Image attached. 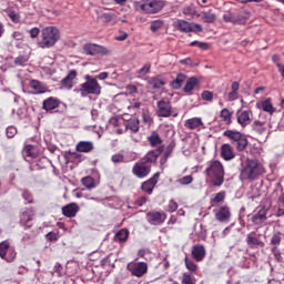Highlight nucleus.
I'll return each mask as SVG.
<instances>
[{
	"mask_svg": "<svg viewBox=\"0 0 284 284\" xmlns=\"http://www.w3.org/2000/svg\"><path fill=\"white\" fill-rule=\"evenodd\" d=\"M79 210H80L79 204L70 203L62 207V214L67 216V219H74Z\"/></svg>",
	"mask_w": 284,
	"mask_h": 284,
	"instance_id": "24",
	"label": "nucleus"
},
{
	"mask_svg": "<svg viewBox=\"0 0 284 284\" xmlns=\"http://www.w3.org/2000/svg\"><path fill=\"white\" fill-rule=\"evenodd\" d=\"M192 181H194V178H192V175H185L179 180V183L181 185H190V183H192Z\"/></svg>",
	"mask_w": 284,
	"mask_h": 284,
	"instance_id": "54",
	"label": "nucleus"
},
{
	"mask_svg": "<svg viewBox=\"0 0 284 284\" xmlns=\"http://www.w3.org/2000/svg\"><path fill=\"white\" fill-rule=\"evenodd\" d=\"M199 85V79L195 77L190 78L184 87V92H192Z\"/></svg>",
	"mask_w": 284,
	"mask_h": 284,
	"instance_id": "37",
	"label": "nucleus"
},
{
	"mask_svg": "<svg viewBox=\"0 0 284 284\" xmlns=\"http://www.w3.org/2000/svg\"><path fill=\"white\" fill-rule=\"evenodd\" d=\"M77 152L88 154L94 150V143L90 141H80L75 146Z\"/></svg>",
	"mask_w": 284,
	"mask_h": 284,
	"instance_id": "28",
	"label": "nucleus"
},
{
	"mask_svg": "<svg viewBox=\"0 0 284 284\" xmlns=\"http://www.w3.org/2000/svg\"><path fill=\"white\" fill-rule=\"evenodd\" d=\"M176 210H179V203L174 200H170L166 212L172 214L173 212H176Z\"/></svg>",
	"mask_w": 284,
	"mask_h": 284,
	"instance_id": "51",
	"label": "nucleus"
},
{
	"mask_svg": "<svg viewBox=\"0 0 284 284\" xmlns=\"http://www.w3.org/2000/svg\"><path fill=\"white\" fill-rule=\"evenodd\" d=\"M173 28L180 32H203V27L199 23L187 22L185 20H176L173 22Z\"/></svg>",
	"mask_w": 284,
	"mask_h": 284,
	"instance_id": "8",
	"label": "nucleus"
},
{
	"mask_svg": "<svg viewBox=\"0 0 284 284\" xmlns=\"http://www.w3.org/2000/svg\"><path fill=\"white\" fill-rule=\"evenodd\" d=\"M149 83L154 90H160V88H163V85H165V81L161 78H152Z\"/></svg>",
	"mask_w": 284,
	"mask_h": 284,
	"instance_id": "42",
	"label": "nucleus"
},
{
	"mask_svg": "<svg viewBox=\"0 0 284 284\" xmlns=\"http://www.w3.org/2000/svg\"><path fill=\"white\" fill-rule=\"evenodd\" d=\"M225 201V192L221 191L215 194L213 199H211V203H223Z\"/></svg>",
	"mask_w": 284,
	"mask_h": 284,
	"instance_id": "47",
	"label": "nucleus"
},
{
	"mask_svg": "<svg viewBox=\"0 0 284 284\" xmlns=\"http://www.w3.org/2000/svg\"><path fill=\"white\" fill-rule=\"evenodd\" d=\"M22 154L26 159V161H29L28 159H37L38 154L34 152V145L28 144L23 148Z\"/></svg>",
	"mask_w": 284,
	"mask_h": 284,
	"instance_id": "33",
	"label": "nucleus"
},
{
	"mask_svg": "<svg viewBox=\"0 0 284 284\" xmlns=\"http://www.w3.org/2000/svg\"><path fill=\"white\" fill-rule=\"evenodd\" d=\"M274 254V258L277 263H283V256L281 255V252L276 251V246H274L272 250H271Z\"/></svg>",
	"mask_w": 284,
	"mask_h": 284,
	"instance_id": "58",
	"label": "nucleus"
},
{
	"mask_svg": "<svg viewBox=\"0 0 284 284\" xmlns=\"http://www.w3.org/2000/svg\"><path fill=\"white\" fill-rule=\"evenodd\" d=\"M206 254L207 252L203 244H195L192 246L191 256L193 261H196V263H201L205 258Z\"/></svg>",
	"mask_w": 284,
	"mask_h": 284,
	"instance_id": "18",
	"label": "nucleus"
},
{
	"mask_svg": "<svg viewBox=\"0 0 284 284\" xmlns=\"http://www.w3.org/2000/svg\"><path fill=\"white\" fill-rule=\"evenodd\" d=\"M201 97L203 101H209V102L214 101V93L212 91H203L201 93Z\"/></svg>",
	"mask_w": 284,
	"mask_h": 284,
	"instance_id": "50",
	"label": "nucleus"
},
{
	"mask_svg": "<svg viewBox=\"0 0 284 284\" xmlns=\"http://www.w3.org/2000/svg\"><path fill=\"white\" fill-rule=\"evenodd\" d=\"M184 265L192 274H196L199 272V265L194 263V260L187 257V255L184 257Z\"/></svg>",
	"mask_w": 284,
	"mask_h": 284,
	"instance_id": "34",
	"label": "nucleus"
},
{
	"mask_svg": "<svg viewBox=\"0 0 284 284\" xmlns=\"http://www.w3.org/2000/svg\"><path fill=\"white\" fill-rule=\"evenodd\" d=\"M234 112L230 111V109H222L220 112V119L226 125H232V115Z\"/></svg>",
	"mask_w": 284,
	"mask_h": 284,
	"instance_id": "32",
	"label": "nucleus"
},
{
	"mask_svg": "<svg viewBox=\"0 0 284 284\" xmlns=\"http://www.w3.org/2000/svg\"><path fill=\"white\" fill-rule=\"evenodd\" d=\"M163 28V21L162 20H155L151 22L150 30L152 32H156L158 30H161Z\"/></svg>",
	"mask_w": 284,
	"mask_h": 284,
	"instance_id": "49",
	"label": "nucleus"
},
{
	"mask_svg": "<svg viewBox=\"0 0 284 284\" xmlns=\"http://www.w3.org/2000/svg\"><path fill=\"white\" fill-rule=\"evenodd\" d=\"M17 136V128L16 126H8L7 128V138L14 139Z\"/></svg>",
	"mask_w": 284,
	"mask_h": 284,
	"instance_id": "55",
	"label": "nucleus"
},
{
	"mask_svg": "<svg viewBox=\"0 0 284 284\" xmlns=\"http://www.w3.org/2000/svg\"><path fill=\"white\" fill-rule=\"evenodd\" d=\"M265 121L255 120L252 124L253 132H256V134H265L267 132V126Z\"/></svg>",
	"mask_w": 284,
	"mask_h": 284,
	"instance_id": "30",
	"label": "nucleus"
},
{
	"mask_svg": "<svg viewBox=\"0 0 284 284\" xmlns=\"http://www.w3.org/2000/svg\"><path fill=\"white\" fill-rule=\"evenodd\" d=\"M172 152H174V144H169L164 151H162V155L170 159L172 156Z\"/></svg>",
	"mask_w": 284,
	"mask_h": 284,
	"instance_id": "56",
	"label": "nucleus"
},
{
	"mask_svg": "<svg viewBox=\"0 0 284 284\" xmlns=\"http://www.w3.org/2000/svg\"><path fill=\"white\" fill-rule=\"evenodd\" d=\"M150 172H152V166L142 160L138 161L132 168V174L136 176V179H145Z\"/></svg>",
	"mask_w": 284,
	"mask_h": 284,
	"instance_id": "11",
	"label": "nucleus"
},
{
	"mask_svg": "<svg viewBox=\"0 0 284 284\" xmlns=\"http://www.w3.org/2000/svg\"><path fill=\"white\" fill-rule=\"evenodd\" d=\"M161 154H163V145H160L155 151L148 152L146 155L141 159V161L152 168V163H156V160L159 156H161Z\"/></svg>",
	"mask_w": 284,
	"mask_h": 284,
	"instance_id": "19",
	"label": "nucleus"
},
{
	"mask_svg": "<svg viewBox=\"0 0 284 284\" xmlns=\"http://www.w3.org/2000/svg\"><path fill=\"white\" fill-rule=\"evenodd\" d=\"M112 163H125V156L121 153L114 154L111 158Z\"/></svg>",
	"mask_w": 284,
	"mask_h": 284,
	"instance_id": "52",
	"label": "nucleus"
},
{
	"mask_svg": "<svg viewBox=\"0 0 284 284\" xmlns=\"http://www.w3.org/2000/svg\"><path fill=\"white\" fill-rule=\"evenodd\" d=\"M181 283L182 284H196V277H194V275H192V273H183Z\"/></svg>",
	"mask_w": 284,
	"mask_h": 284,
	"instance_id": "43",
	"label": "nucleus"
},
{
	"mask_svg": "<svg viewBox=\"0 0 284 284\" xmlns=\"http://www.w3.org/2000/svg\"><path fill=\"white\" fill-rule=\"evenodd\" d=\"M142 118L144 123H146L148 125H152L154 123V120L152 119V115H150V113H143Z\"/></svg>",
	"mask_w": 284,
	"mask_h": 284,
	"instance_id": "59",
	"label": "nucleus"
},
{
	"mask_svg": "<svg viewBox=\"0 0 284 284\" xmlns=\"http://www.w3.org/2000/svg\"><path fill=\"white\" fill-rule=\"evenodd\" d=\"M85 82L80 84V89L77 92H80L81 97H88V94H101V84L90 74L84 77Z\"/></svg>",
	"mask_w": 284,
	"mask_h": 284,
	"instance_id": "4",
	"label": "nucleus"
},
{
	"mask_svg": "<svg viewBox=\"0 0 284 284\" xmlns=\"http://www.w3.org/2000/svg\"><path fill=\"white\" fill-rule=\"evenodd\" d=\"M45 239L50 242L59 241V236L54 232H49L45 234Z\"/></svg>",
	"mask_w": 284,
	"mask_h": 284,
	"instance_id": "60",
	"label": "nucleus"
},
{
	"mask_svg": "<svg viewBox=\"0 0 284 284\" xmlns=\"http://www.w3.org/2000/svg\"><path fill=\"white\" fill-rule=\"evenodd\" d=\"M197 18H201L204 23H214L216 21V13L211 9L209 11H201L197 14Z\"/></svg>",
	"mask_w": 284,
	"mask_h": 284,
	"instance_id": "27",
	"label": "nucleus"
},
{
	"mask_svg": "<svg viewBox=\"0 0 284 284\" xmlns=\"http://www.w3.org/2000/svg\"><path fill=\"white\" fill-rule=\"evenodd\" d=\"M223 136L235 143L237 152H243L247 148V138L239 131L226 130Z\"/></svg>",
	"mask_w": 284,
	"mask_h": 284,
	"instance_id": "7",
	"label": "nucleus"
},
{
	"mask_svg": "<svg viewBox=\"0 0 284 284\" xmlns=\"http://www.w3.org/2000/svg\"><path fill=\"white\" fill-rule=\"evenodd\" d=\"M161 176V173H155L151 179L144 181L141 185L142 192H145L146 194H152L154 192V187H156V183H159V178Z\"/></svg>",
	"mask_w": 284,
	"mask_h": 284,
	"instance_id": "17",
	"label": "nucleus"
},
{
	"mask_svg": "<svg viewBox=\"0 0 284 284\" xmlns=\"http://www.w3.org/2000/svg\"><path fill=\"white\" fill-rule=\"evenodd\" d=\"M12 39H14L16 41H22L23 40V33H21L19 31H14L12 33Z\"/></svg>",
	"mask_w": 284,
	"mask_h": 284,
	"instance_id": "64",
	"label": "nucleus"
},
{
	"mask_svg": "<svg viewBox=\"0 0 284 284\" xmlns=\"http://www.w3.org/2000/svg\"><path fill=\"white\" fill-rule=\"evenodd\" d=\"M39 32H41L39 28H32L29 31L31 39H37V37H39Z\"/></svg>",
	"mask_w": 284,
	"mask_h": 284,
	"instance_id": "63",
	"label": "nucleus"
},
{
	"mask_svg": "<svg viewBox=\"0 0 284 284\" xmlns=\"http://www.w3.org/2000/svg\"><path fill=\"white\" fill-rule=\"evenodd\" d=\"M139 124H140L139 119L134 118L126 122L125 128L126 130H130L131 132L136 134V132H139Z\"/></svg>",
	"mask_w": 284,
	"mask_h": 284,
	"instance_id": "35",
	"label": "nucleus"
},
{
	"mask_svg": "<svg viewBox=\"0 0 284 284\" xmlns=\"http://www.w3.org/2000/svg\"><path fill=\"white\" fill-rule=\"evenodd\" d=\"M138 8L145 14H158L165 8V0H141L138 2Z\"/></svg>",
	"mask_w": 284,
	"mask_h": 284,
	"instance_id": "5",
	"label": "nucleus"
},
{
	"mask_svg": "<svg viewBox=\"0 0 284 284\" xmlns=\"http://www.w3.org/2000/svg\"><path fill=\"white\" fill-rule=\"evenodd\" d=\"M77 77H79V72L74 69L70 70L67 77L60 81L61 90H72Z\"/></svg>",
	"mask_w": 284,
	"mask_h": 284,
	"instance_id": "15",
	"label": "nucleus"
},
{
	"mask_svg": "<svg viewBox=\"0 0 284 284\" xmlns=\"http://www.w3.org/2000/svg\"><path fill=\"white\" fill-rule=\"evenodd\" d=\"M83 50L85 54H89L90 57H97V55L105 57L106 54H110V51L108 50V48L99 44H92V43L84 44Z\"/></svg>",
	"mask_w": 284,
	"mask_h": 284,
	"instance_id": "12",
	"label": "nucleus"
},
{
	"mask_svg": "<svg viewBox=\"0 0 284 284\" xmlns=\"http://www.w3.org/2000/svg\"><path fill=\"white\" fill-rule=\"evenodd\" d=\"M100 19L103 23H111V21H114V19H116V14L112 12L102 13L100 16Z\"/></svg>",
	"mask_w": 284,
	"mask_h": 284,
	"instance_id": "45",
	"label": "nucleus"
},
{
	"mask_svg": "<svg viewBox=\"0 0 284 284\" xmlns=\"http://www.w3.org/2000/svg\"><path fill=\"white\" fill-rule=\"evenodd\" d=\"M60 104L61 101H59V99L50 97L43 101L42 110H45V112H51V110H57Z\"/></svg>",
	"mask_w": 284,
	"mask_h": 284,
	"instance_id": "25",
	"label": "nucleus"
},
{
	"mask_svg": "<svg viewBox=\"0 0 284 284\" xmlns=\"http://www.w3.org/2000/svg\"><path fill=\"white\" fill-rule=\"evenodd\" d=\"M182 13L184 17H190L191 19H194V17H197L196 8L194 6H186L183 8Z\"/></svg>",
	"mask_w": 284,
	"mask_h": 284,
	"instance_id": "40",
	"label": "nucleus"
},
{
	"mask_svg": "<svg viewBox=\"0 0 284 284\" xmlns=\"http://www.w3.org/2000/svg\"><path fill=\"white\" fill-rule=\"evenodd\" d=\"M263 174H265L263 163L256 158H247L242 165L240 179L241 181H256Z\"/></svg>",
	"mask_w": 284,
	"mask_h": 284,
	"instance_id": "1",
	"label": "nucleus"
},
{
	"mask_svg": "<svg viewBox=\"0 0 284 284\" xmlns=\"http://www.w3.org/2000/svg\"><path fill=\"white\" fill-rule=\"evenodd\" d=\"M185 74L184 73H179L176 75V79L172 82V85L175 90H179L183 83H185Z\"/></svg>",
	"mask_w": 284,
	"mask_h": 284,
	"instance_id": "41",
	"label": "nucleus"
},
{
	"mask_svg": "<svg viewBox=\"0 0 284 284\" xmlns=\"http://www.w3.org/2000/svg\"><path fill=\"white\" fill-rule=\"evenodd\" d=\"M205 174L214 187H221L225 183V168L219 160H212L207 163Z\"/></svg>",
	"mask_w": 284,
	"mask_h": 284,
	"instance_id": "2",
	"label": "nucleus"
},
{
	"mask_svg": "<svg viewBox=\"0 0 284 284\" xmlns=\"http://www.w3.org/2000/svg\"><path fill=\"white\" fill-rule=\"evenodd\" d=\"M221 156L224 159V161H232L236 156L234 153V148L230 144H222L221 146Z\"/></svg>",
	"mask_w": 284,
	"mask_h": 284,
	"instance_id": "26",
	"label": "nucleus"
},
{
	"mask_svg": "<svg viewBox=\"0 0 284 284\" xmlns=\"http://www.w3.org/2000/svg\"><path fill=\"white\" fill-rule=\"evenodd\" d=\"M145 203H148V197L145 196H141L139 200L135 201V205H138L139 207H143Z\"/></svg>",
	"mask_w": 284,
	"mask_h": 284,
	"instance_id": "62",
	"label": "nucleus"
},
{
	"mask_svg": "<svg viewBox=\"0 0 284 284\" xmlns=\"http://www.w3.org/2000/svg\"><path fill=\"white\" fill-rule=\"evenodd\" d=\"M82 185H84V187H87L88 190H92L93 187H95L94 184V180L92 176H85L81 180Z\"/></svg>",
	"mask_w": 284,
	"mask_h": 284,
	"instance_id": "46",
	"label": "nucleus"
},
{
	"mask_svg": "<svg viewBox=\"0 0 284 284\" xmlns=\"http://www.w3.org/2000/svg\"><path fill=\"white\" fill-rule=\"evenodd\" d=\"M253 116L254 113H252L251 110H239L236 112L237 123L241 125V128H247V125L252 123Z\"/></svg>",
	"mask_w": 284,
	"mask_h": 284,
	"instance_id": "14",
	"label": "nucleus"
},
{
	"mask_svg": "<svg viewBox=\"0 0 284 284\" xmlns=\"http://www.w3.org/2000/svg\"><path fill=\"white\" fill-rule=\"evenodd\" d=\"M267 212H270L268 209L265 206L261 207L257 213H255L251 221L254 225H263L265 221H267Z\"/></svg>",
	"mask_w": 284,
	"mask_h": 284,
	"instance_id": "22",
	"label": "nucleus"
},
{
	"mask_svg": "<svg viewBox=\"0 0 284 284\" xmlns=\"http://www.w3.org/2000/svg\"><path fill=\"white\" fill-rule=\"evenodd\" d=\"M246 245L251 250H258V247H265V242L256 236V232H251L246 235Z\"/></svg>",
	"mask_w": 284,
	"mask_h": 284,
	"instance_id": "20",
	"label": "nucleus"
},
{
	"mask_svg": "<svg viewBox=\"0 0 284 284\" xmlns=\"http://www.w3.org/2000/svg\"><path fill=\"white\" fill-rule=\"evenodd\" d=\"M223 19L226 23H235L237 26H245V21L235 20L234 16H232V13L224 14Z\"/></svg>",
	"mask_w": 284,
	"mask_h": 284,
	"instance_id": "44",
	"label": "nucleus"
},
{
	"mask_svg": "<svg viewBox=\"0 0 284 284\" xmlns=\"http://www.w3.org/2000/svg\"><path fill=\"white\" fill-rule=\"evenodd\" d=\"M215 219L220 223H227L230 219H232V212L230 211V207L226 205L221 206L217 211H215Z\"/></svg>",
	"mask_w": 284,
	"mask_h": 284,
	"instance_id": "21",
	"label": "nucleus"
},
{
	"mask_svg": "<svg viewBox=\"0 0 284 284\" xmlns=\"http://www.w3.org/2000/svg\"><path fill=\"white\" fill-rule=\"evenodd\" d=\"M0 258L7 261V263H12L17 258V251L10 246V242L3 241L0 243Z\"/></svg>",
	"mask_w": 284,
	"mask_h": 284,
	"instance_id": "10",
	"label": "nucleus"
},
{
	"mask_svg": "<svg viewBox=\"0 0 284 284\" xmlns=\"http://www.w3.org/2000/svg\"><path fill=\"white\" fill-rule=\"evenodd\" d=\"M126 270L130 272L131 276H135V278H143V276L148 274V263L130 262L126 265Z\"/></svg>",
	"mask_w": 284,
	"mask_h": 284,
	"instance_id": "9",
	"label": "nucleus"
},
{
	"mask_svg": "<svg viewBox=\"0 0 284 284\" xmlns=\"http://www.w3.org/2000/svg\"><path fill=\"white\" fill-rule=\"evenodd\" d=\"M239 99V92L236 91H231L227 94V101H236Z\"/></svg>",
	"mask_w": 284,
	"mask_h": 284,
	"instance_id": "61",
	"label": "nucleus"
},
{
	"mask_svg": "<svg viewBox=\"0 0 284 284\" xmlns=\"http://www.w3.org/2000/svg\"><path fill=\"white\" fill-rule=\"evenodd\" d=\"M42 40L39 42V48H54L57 41L61 39V32L55 27H47L41 32Z\"/></svg>",
	"mask_w": 284,
	"mask_h": 284,
	"instance_id": "3",
	"label": "nucleus"
},
{
	"mask_svg": "<svg viewBox=\"0 0 284 284\" xmlns=\"http://www.w3.org/2000/svg\"><path fill=\"white\" fill-rule=\"evenodd\" d=\"M256 108H258L260 110H263V112H268V114H274L275 112L274 105H272L271 99H266L264 101L257 102Z\"/></svg>",
	"mask_w": 284,
	"mask_h": 284,
	"instance_id": "29",
	"label": "nucleus"
},
{
	"mask_svg": "<svg viewBox=\"0 0 284 284\" xmlns=\"http://www.w3.org/2000/svg\"><path fill=\"white\" fill-rule=\"evenodd\" d=\"M34 221V210L33 209H26L20 214V225L24 227V230H30L32 227Z\"/></svg>",
	"mask_w": 284,
	"mask_h": 284,
	"instance_id": "13",
	"label": "nucleus"
},
{
	"mask_svg": "<svg viewBox=\"0 0 284 284\" xmlns=\"http://www.w3.org/2000/svg\"><path fill=\"white\" fill-rule=\"evenodd\" d=\"M156 105H158V111H156L158 116L162 119H168L170 116H173L174 119H176V116H179V112L174 111V109L172 108V102H170L169 99L163 98L162 100L158 101Z\"/></svg>",
	"mask_w": 284,
	"mask_h": 284,
	"instance_id": "6",
	"label": "nucleus"
},
{
	"mask_svg": "<svg viewBox=\"0 0 284 284\" xmlns=\"http://www.w3.org/2000/svg\"><path fill=\"white\" fill-rule=\"evenodd\" d=\"M281 241H283L282 234L277 232L271 237V245H281Z\"/></svg>",
	"mask_w": 284,
	"mask_h": 284,
	"instance_id": "48",
	"label": "nucleus"
},
{
	"mask_svg": "<svg viewBox=\"0 0 284 284\" xmlns=\"http://www.w3.org/2000/svg\"><path fill=\"white\" fill-rule=\"evenodd\" d=\"M152 68L151 63H146L143 68H141L138 71V74H140V77H145V74L150 73V69Z\"/></svg>",
	"mask_w": 284,
	"mask_h": 284,
	"instance_id": "53",
	"label": "nucleus"
},
{
	"mask_svg": "<svg viewBox=\"0 0 284 284\" xmlns=\"http://www.w3.org/2000/svg\"><path fill=\"white\" fill-rule=\"evenodd\" d=\"M26 63H28V57L26 55H19L18 58L14 59L16 65H23Z\"/></svg>",
	"mask_w": 284,
	"mask_h": 284,
	"instance_id": "57",
	"label": "nucleus"
},
{
	"mask_svg": "<svg viewBox=\"0 0 284 284\" xmlns=\"http://www.w3.org/2000/svg\"><path fill=\"white\" fill-rule=\"evenodd\" d=\"M21 196L28 205H32V203H34V195H32V192H30V190L23 189L21 191Z\"/></svg>",
	"mask_w": 284,
	"mask_h": 284,
	"instance_id": "38",
	"label": "nucleus"
},
{
	"mask_svg": "<svg viewBox=\"0 0 284 284\" xmlns=\"http://www.w3.org/2000/svg\"><path fill=\"white\" fill-rule=\"evenodd\" d=\"M29 85L33 90V94H45V92H49L48 85L39 80H30Z\"/></svg>",
	"mask_w": 284,
	"mask_h": 284,
	"instance_id": "23",
	"label": "nucleus"
},
{
	"mask_svg": "<svg viewBox=\"0 0 284 284\" xmlns=\"http://www.w3.org/2000/svg\"><path fill=\"white\" fill-rule=\"evenodd\" d=\"M201 125H203V120H201V118H192L184 123V128L187 130H196L197 128H201Z\"/></svg>",
	"mask_w": 284,
	"mask_h": 284,
	"instance_id": "31",
	"label": "nucleus"
},
{
	"mask_svg": "<svg viewBox=\"0 0 284 284\" xmlns=\"http://www.w3.org/2000/svg\"><path fill=\"white\" fill-rule=\"evenodd\" d=\"M148 141L150 143V145L152 148H156L159 145H161V143H163V140H161V136L159 135V133L153 132L149 138Z\"/></svg>",
	"mask_w": 284,
	"mask_h": 284,
	"instance_id": "36",
	"label": "nucleus"
},
{
	"mask_svg": "<svg viewBox=\"0 0 284 284\" xmlns=\"http://www.w3.org/2000/svg\"><path fill=\"white\" fill-rule=\"evenodd\" d=\"M166 219L168 215L165 213L156 211L146 213V221L150 225H162V223H165Z\"/></svg>",
	"mask_w": 284,
	"mask_h": 284,
	"instance_id": "16",
	"label": "nucleus"
},
{
	"mask_svg": "<svg viewBox=\"0 0 284 284\" xmlns=\"http://www.w3.org/2000/svg\"><path fill=\"white\" fill-rule=\"evenodd\" d=\"M130 236V231L122 229L115 234V241H119V243H125Z\"/></svg>",
	"mask_w": 284,
	"mask_h": 284,
	"instance_id": "39",
	"label": "nucleus"
}]
</instances>
